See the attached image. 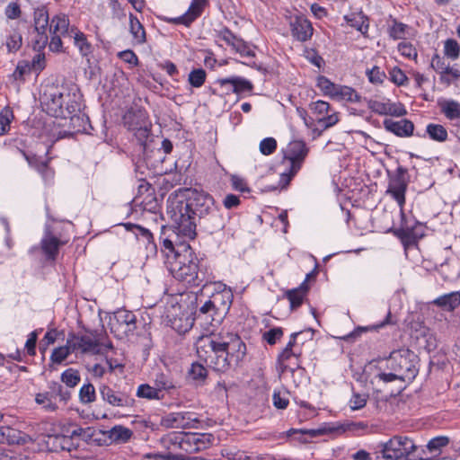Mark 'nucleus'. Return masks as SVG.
Instances as JSON below:
<instances>
[{"label": "nucleus", "mask_w": 460, "mask_h": 460, "mask_svg": "<svg viewBox=\"0 0 460 460\" xmlns=\"http://www.w3.org/2000/svg\"><path fill=\"white\" fill-rule=\"evenodd\" d=\"M186 199H169L167 213L177 225L179 233L194 239L198 226L205 232L214 234L222 231L226 223L223 213L215 206L214 199L204 190H186Z\"/></svg>", "instance_id": "1"}, {"label": "nucleus", "mask_w": 460, "mask_h": 460, "mask_svg": "<svg viewBox=\"0 0 460 460\" xmlns=\"http://www.w3.org/2000/svg\"><path fill=\"white\" fill-rule=\"evenodd\" d=\"M246 345L233 332L212 334L199 338L197 354L215 371L225 373L236 367L246 356Z\"/></svg>", "instance_id": "2"}, {"label": "nucleus", "mask_w": 460, "mask_h": 460, "mask_svg": "<svg viewBox=\"0 0 460 460\" xmlns=\"http://www.w3.org/2000/svg\"><path fill=\"white\" fill-rule=\"evenodd\" d=\"M169 265L172 275L180 281L197 287L203 281L199 276V259L190 246L185 248L184 253L176 252Z\"/></svg>", "instance_id": "3"}, {"label": "nucleus", "mask_w": 460, "mask_h": 460, "mask_svg": "<svg viewBox=\"0 0 460 460\" xmlns=\"http://www.w3.org/2000/svg\"><path fill=\"white\" fill-rule=\"evenodd\" d=\"M41 104L46 112L56 118H66L79 108L72 99L70 93L65 88L50 87L43 93Z\"/></svg>", "instance_id": "4"}, {"label": "nucleus", "mask_w": 460, "mask_h": 460, "mask_svg": "<svg viewBox=\"0 0 460 460\" xmlns=\"http://www.w3.org/2000/svg\"><path fill=\"white\" fill-rule=\"evenodd\" d=\"M418 447L406 436H394L382 445L381 454L385 460H417Z\"/></svg>", "instance_id": "5"}, {"label": "nucleus", "mask_w": 460, "mask_h": 460, "mask_svg": "<svg viewBox=\"0 0 460 460\" xmlns=\"http://www.w3.org/2000/svg\"><path fill=\"white\" fill-rule=\"evenodd\" d=\"M416 364L417 356L405 348L392 351L388 359L389 367L402 376V381L415 377L418 373Z\"/></svg>", "instance_id": "6"}, {"label": "nucleus", "mask_w": 460, "mask_h": 460, "mask_svg": "<svg viewBox=\"0 0 460 460\" xmlns=\"http://www.w3.org/2000/svg\"><path fill=\"white\" fill-rule=\"evenodd\" d=\"M309 153V148L303 140L291 141L284 154V161L289 164L288 172L281 173V181L285 182L284 186L289 184L291 179L301 169L302 164Z\"/></svg>", "instance_id": "7"}, {"label": "nucleus", "mask_w": 460, "mask_h": 460, "mask_svg": "<svg viewBox=\"0 0 460 460\" xmlns=\"http://www.w3.org/2000/svg\"><path fill=\"white\" fill-rule=\"evenodd\" d=\"M109 325L115 336L122 338L137 329V318L133 312L121 308L110 317Z\"/></svg>", "instance_id": "8"}, {"label": "nucleus", "mask_w": 460, "mask_h": 460, "mask_svg": "<svg viewBox=\"0 0 460 460\" xmlns=\"http://www.w3.org/2000/svg\"><path fill=\"white\" fill-rule=\"evenodd\" d=\"M407 185V169L399 166L394 176L390 180L386 193L390 194L397 201L401 208L405 203Z\"/></svg>", "instance_id": "9"}, {"label": "nucleus", "mask_w": 460, "mask_h": 460, "mask_svg": "<svg viewBox=\"0 0 460 460\" xmlns=\"http://www.w3.org/2000/svg\"><path fill=\"white\" fill-rule=\"evenodd\" d=\"M68 344L75 354H98L100 352L99 341L91 334H69Z\"/></svg>", "instance_id": "10"}, {"label": "nucleus", "mask_w": 460, "mask_h": 460, "mask_svg": "<svg viewBox=\"0 0 460 460\" xmlns=\"http://www.w3.org/2000/svg\"><path fill=\"white\" fill-rule=\"evenodd\" d=\"M102 399L112 407L128 408L134 405L135 400L122 391H117L109 385H102L99 387Z\"/></svg>", "instance_id": "11"}, {"label": "nucleus", "mask_w": 460, "mask_h": 460, "mask_svg": "<svg viewBox=\"0 0 460 460\" xmlns=\"http://www.w3.org/2000/svg\"><path fill=\"white\" fill-rule=\"evenodd\" d=\"M219 39L225 41L228 46L232 48L236 53H239L241 57L246 58H252L255 57V52L250 45L245 42L243 39L234 35L230 30L225 28L219 32Z\"/></svg>", "instance_id": "12"}, {"label": "nucleus", "mask_w": 460, "mask_h": 460, "mask_svg": "<svg viewBox=\"0 0 460 460\" xmlns=\"http://www.w3.org/2000/svg\"><path fill=\"white\" fill-rule=\"evenodd\" d=\"M213 440V436L208 433L184 432L182 450L194 453L207 448Z\"/></svg>", "instance_id": "13"}, {"label": "nucleus", "mask_w": 460, "mask_h": 460, "mask_svg": "<svg viewBox=\"0 0 460 460\" xmlns=\"http://www.w3.org/2000/svg\"><path fill=\"white\" fill-rule=\"evenodd\" d=\"M162 423L172 429H191L196 428L199 420L190 412H172L166 415Z\"/></svg>", "instance_id": "14"}, {"label": "nucleus", "mask_w": 460, "mask_h": 460, "mask_svg": "<svg viewBox=\"0 0 460 460\" xmlns=\"http://www.w3.org/2000/svg\"><path fill=\"white\" fill-rule=\"evenodd\" d=\"M290 27L292 36L301 42L310 40L313 36L312 23L303 15L295 16L290 22Z\"/></svg>", "instance_id": "15"}, {"label": "nucleus", "mask_w": 460, "mask_h": 460, "mask_svg": "<svg viewBox=\"0 0 460 460\" xmlns=\"http://www.w3.org/2000/svg\"><path fill=\"white\" fill-rule=\"evenodd\" d=\"M368 108L375 113L379 115H390L394 117H402L407 114L404 106L400 102H382L378 101L370 100L368 102Z\"/></svg>", "instance_id": "16"}, {"label": "nucleus", "mask_w": 460, "mask_h": 460, "mask_svg": "<svg viewBox=\"0 0 460 460\" xmlns=\"http://www.w3.org/2000/svg\"><path fill=\"white\" fill-rule=\"evenodd\" d=\"M125 226L127 230L131 231L135 234L139 243H142L148 254H154L156 252V244L154 242L153 234L149 229L131 223L126 224Z\"/></svg>", "instance_id": "17"}, {"label": "nucleus", "mask_w": 460, "mask_h": 460, "mask_svg": "<svg viewBox=\"0 0 460 460\" xmlns=\"http://www.w3.org/2000/svg\"><path fill=\"white\" fill-rule=\"evenodd\" d=\"M300 357V352H296L290 348L285 347L282 352L278 357V369L279 371V375L283 374L288 369L294 371L296 368H298V358Z\"/></svg>", "instance_id": "18"}, {"label": "nucleus", "mask_w": 460, "mask_h": 460, "mask_svg": "<svg viewBox=\"0 0 460 460\" xmlns=\"http://www.w3.org/2000/svg\"><path fill=\"white\" fill-rule=\"evenodd\" d=\"M384 127L387 131L401 137H411L414 130V124L409 119L394 121L391 119H386L384 120Z\"/></svg>", "instance_id": "19"}, {"label": "nucleus", "mask_w": 460, "mask_h": 460, "mask_svg": "<svg viewBox=\"0 0 460 460\" xmlns=\"http://www.w3.org/2000/svg\"><path fill=\"white\" fill-rule=\"evenodd\" d=\"M207 0H192L190 6L186 13L174 18L172 21L174 23H181L189 26L194 20H196L202 13Z\"/></svg>", "instance_id": "20"}, {"label": "nucleus", "mask_w": 460, "mask_h": 460, "mask_svg": "<svg viewBox=\"0 0 460 460\" xmlns=\"http://www.w3.org/2000/svg\"><path fill=\"white\" fill-rule=\"evenodd\" d=\"M75 28H69V20L65 14L56 15L52 18L49 31L51 34H59L64 38L72 39Z\"/></svg>", "instance_id": "21"}, {"label": "nucleus", "mask_w": 460, "mask_h": 460, "mask_svg": "<svg viewBox=\"0 0 460 460\" xmlns=\"http://www.w3.org/2000/svg\"><path fill=\"white\" fill-rule=\"evenodd\" d=\"M433 305L444 311L452 312L460 305V292H451L438 296L432 302Z\"/></svg>", "instance_id": "22"}, {"label": "nucleus", "mask_w": 460, "mask_h": 460, "mask_svg": "<svg viewBox=\"0 0 460 460\" xmlns=\"http://www.w3.org/2000/svg\"><path fill=\"white\" fill-rule=\"evenodd\" d=\"M217 83L224 86L226 84H231L232 85V92L237 94H240L242 93H250L253 89L252 84L242 77L239 76H234L231 78H224V79H218Z\"/></svg>", "instance_id": "23"}, {"label": "nucleus", "mask_w": 460, "mask_h": 460, "mask_svg": "<svg viewBox=\"0 0 460 460\" xmlns=\"http://www.w3.org/2000/svg\"><path fill=\"white\" fill-rule=\"evenodd\" d=\"M64 243L54 235H47L41 241V249L48 260L55 261L59 251V247Z\"/></svg>", "instance_id": "24"}, {"label": "nucleus", "mask_w": 460, "mask_h": 460, "mask_svg": "<svg viewBox=\"0 0 460 460\" xmlns=\"http://www.w3.org/2000/svg\"><path fill=\"white\" fill-rule=\"evenodd\" d=\"M308 285L304 281L297 288H293L286 291L285 296L290 302L291 310L298 308L304 301L305 296L308 291Z\"/></svg>", "instance_id": "25"}, {"label": "nucleus", "mask_w": 460, "mask_h": 460, "mask_svg": "<svg viewBox=\"0 0 460 460\" xmlns=\"http://www.w3.org/2000/svg\"><path fill=\"white\" fill-rule=\"evenodd\" d=\"M50 451L70 450V438L62 434L49 435L45 441Z\"/></svg>", "instance_id": "26"}, {"label": "nucleus", "mask_w": 460, "mask_h": 460, "mask_svg": "<svg viewBox=\"0 0 460 460\" xmlns=\"http://www.w3.org/2000/svg\"><path fill=\"white\" fill-rule=\"evenodd\" d=\"M187 377L196 385H203L208 377V370L200 363L194 362L188 370Z\"/></svg>", "instance_id": "27"}, {"label": "nucleus", "mask_w": 460, "mask_h": 460, "mask_svg": "<svg viewBox=\"0 0 460 460\" xmlns=\"http://www.w3.org/2000/svg\"><path fill=\"white\" fill-rule=\"evenodd\" d=\"M129 31L137 44H143L146 41L144 26L132 13L129 15Z\"/></svg>", "instance_id": "28"}, {"label": "nucleus", "mask_w": 460, "mask_h": 460, "mask_svg": "<svg viewBox=\"0 0 460 460\" xmlns=\"http://www.w3.org/2000/svg\"><path fill=\"white\" fill-rule=\"evenodd\" d=\"M129 129L135 130L134 136L140 146L141 151L144 154L148 147V143L152 142L153 140L150 128L147 126L133 128L131 125H129Z\"/></svg>", "instance_id": "29"}, {"label": "nucleus", "mask_w": 460, "mask_h": 460, "mask_svg": "<svg viewBox=\"0 0 460 460\" xmlns=\"http://www.w3.org/2000/svg\"><path fill=\"white\" fill-rule=\"evenodd\" d=\"M441 112L450 120L460 119V103L456 101H443L439 102Z\"/></svg>", "instance_id": "30"}, {"label": "nucleus", "mask_w": 460, "mask_h": 460, "mask_svg": "<svg viewBox=\"0 0 460 460\" xmlns=\"http://www.w3.org/2000/svg\"><path fill=\"white\" fill-rule=\"evenodd\" d=\"M347 22L358 31H360L362 34H367L368 31V19L362 14L359 13H352L350 16L345 17Z\"/></svg>", "instance_id": "31"}, {"label": "nucleus", "mask_w": 460, "mask_h": 460, "mask_svg": "<svg viewBox=\"0 0 460 460\" xmlns=\"http://www.w3.org/2000/svg\"><path fill=\"white\" fill-rule=\"evenodd\" d=\"M333 97L350 102H359L361 100V96L353 88L345 85H338Z\"/></svg>", "instance_id": "32"}, {"label": "nucleus", "mask_w": 460, "mask_h": 460, "mask_svg": "<svg viewBox=\"0 0 460 460\" xmlns=\"http://www.w3.org/2000/svg\"><path fill=\"white\" fill-rule=\"evenodd\" d=\"M409 29L410 28L407 24L398 22L396 19H393L392 24L388 28V33L394 40H402L405 39Z\"/></svg>", "instance_id": "33"}, {"label": "nucleus", "mask_w": 460, "mask_h": 460, "mask_svg": "<svg viewBox=\"0 0 460 460\" xmlns=\"http://www.w3.org/2000/svg\"><path fill=\"white\" fill-rule=\"evenodd\" d=\"M34 31L47 30L49 25V13L45 6L35 9L34 15Z\"/></svg>", "instance_id": "34"}, {"label": "nucleus", "mask_w": 460, "mask_h": 460, "mask_svg": "<svg viewBox=\"0 0 460 460\" xmlns=\"http://www.w3.org/2000/svg\"><path fill=\"white\" fill-rule=\"evenodd\" d=\"M132 431L123 426H115L109 431V438L116 443L127 442L132 436Z\"/></svg>", "instance_id": "35"}, {"label": "nucleus", "mask_w": 460, "mask_h": 460, "mask_svg": "<svg viewBox=\"0 0 460 460\" xmlns=\"http://www.w3.org/2000/svg\"><path fill=\"white\" fill-rule=\"evenodd\" d=\"M75 45L78 48L83 56H87L92 52V45L88 42L86 36L75 29L72 33Z\"/></svg>", "instance_id": "36"}, {"label": "nucleus", "mask_w": 460, "mask_h": 460, "mask_svg": "<svg viewBox=\"0 0 460 460\" xmlns=\"http://www.w3.org/2000/svg\"><path fill=\"white\" fill-rule=\"evenodd\" d=\"M429 137L438 142H445L447 139V131L444 126L440 124L430 123L426 129Z\"/></svg>", "instance_id": "37"}, {"label": "nucleus", "mask_w": 460, "mask_h": 460, "mask_svg": "<svg viewBox=\"0 0 460 460\" xmlns=\"http://www.w3.org/2000/svg\"><path fill=\"white\" fill-rule=\"evenodd\" d=\"M155 385L161 394L163 391H171L176 388V385L171 376L164 373H158L155 376Z\"/></svg>", "instance_id": "38"}, {"label": "nucleus", "mask_w": 460, "mask_h": 460, "mask_svg": "<svg viewBox=\"0 0 460 460\" xmlns=\"http://www.w3.org/2000/svg\"><path fill=\"white\" fill-rule=\"evenodd\" d=\"M137 395L140 398H146L149 400H160L164 397V394L159 392V389L150 386L147 384H144L138 386Z\"/></svg>", "instance_id": "39"}, {"label": "nucleus", "mask_w": 460, "mask_h": 460, "mask_svg": "<svg viewBox=\"0 0 460 460\" xmlns=\"http://www.w3.org/2000/svg\"><path fill=\"white\" fill-rule=\"evenodd\" d=\"M71 353L74 352L72 351L70 344H68V340H66L65 346L56 348L53 350L50 359L53 363L61 364Z\"/></svg>", "instance_id": "40"}, {"label": "nucleus", "mask_w": 460, "mask_h": 460, "mask_svg": "<svg viewBox=\"0 0 460 460\" xmlns=\"http://www.w3.org/2000/svg\"><path fill=\"white\" fill-rule=\"evenodd\" d=\"M35 402L42 405L47 411H55L58 409L56 401L47 393H40L36 394Z\"/></svg>", "instance_id": "41"}, {"label": "nucleus", "mask_w": 460, "mask_h": 460, "mask_svg": "<svg viewBox=\"0 0 460 460\" xmlns=\"http://www.w3.org/2000/svg\"><path fill=\"white\" fill-rule=\"evenodd\" d=\"M21 153L31 166L36 168L42 175L47 173L49 170L47 162L40 161L36 155L28 154L22 150Z\"/></svg>", "instance_id": "42"}, {"label": "nucleus", "mask_w": 460, "mask_h": 460, "mask_svg": "<svg viewBox=\"0 0 460 460\" xmlns=\"http://www.w3.org/2000/svg\"><path fill=\"white\" fill-rule=\"evenodd\" d=\"M206 77V71L202 68H197L190 71L188 76V82L192 87L199 88L204 84Z\"/></svg>", "instance_id": "43"}, {"label": "nucleus", "mask_w": 460, "mask_h": 460, "mask_svg": "<svg viewBox=\"0 0 460 460\" xmlns=\"http://www.w3.org/2000/svg\"><path fill=\"white\" fill-rule=\"evenodd\" d=\"M449 443V438L446 436H439L433 438L427 444V449L430 454L438 455L439 454L442 447L447 446Z\"/></svg>", "instance_id": "44"}, {"label": "nucleus", "mask_w": 460, "mask_h": 460, "mask_svg": "<svg viewBox=\"0 0 460 460\" xmlns=\"http://www.w3.org/2000/svg\"><path fill=\"white\" fill-rule=\"evenodd\" d=\"M79 399L82 403L87 404L95 401V388L92 384L84 385L79 391Z\"/></svg>", "instance_id": "45"}, {"label": "nucleus", "mask_w": 460, "mask_h": 460, "mask_svg": "<svg viewBox=\"0 0 460 460\" xmlns=\"http://www.w3.org/2000/svg\"><path fill=\"white\" fill-rule=\"evenodd\" d=\"M184 441V432H172L163 438V442L169 447L172 446L174 448L182 450Z\"/></svg>", "instance_id": "46"}, {"label": "nucleus", "mask_w": 460, "mask_h": 460, "mask_svg": "<svg viewBox=\"0 0 460 460\" xmlns=\"http://www.w3.org/2000/svg\"><path fill=\"white\" fill-rule=\"evenodd\" d=\"M61 381L68 387H75L80 382L79 372L75 369L68 368L62 373Z\"/></svg>", "instance_id": "47"}, {"label": "nucleus", "mask_w": 460, "mask_h": 460, "mask_svg": "<svg viewBox=\"0 0 460 460\" xmlns=\"http://www.w3.org/2000/svg\"><path fill=\"white\" fill-rule=\"evenodd\" d=\"M395 234L402 240L405 245L413 244L416 243L419 236L411 228H402L395 232Z\"/></svg>", "instance_id": "48"}, {"label": "nucleus", "mask_w": 460, "mask_h": 460, "mask_svg": "<svg viewBox=\"0 0 460 460\" xmlns=\"http://www.w3.org/2000/svg\"><path fill=\"white\" fill-rule=\"evenodd\" d=\"M444 53L452 59L458 58L460 55V46L456 40L448 39L445 41Z\"/></svg>", "instance_id": "49"}, {"label": "nucleus", "mask_w": 460, "mask_h": 460, "mask_svg": "<svg viewBox=\"0 0 460 460\" xmlns=\"http://www.w3.org/2000/svg\"><path fill=\"white\" fill-rule=\"evenodd\" d=\"M431 67L441 75V80L447 81L448 84L450 83L448 79L445 78L444 74L449 67V64H447L446 61L440 58L438 54H436L431 60Z\"/></svg>", "instance_id": "50"}, {"label": "nucleus", "mask_w": 460, "mask_h": 460, "mask_svg": "<svg viewBox=\"0 0 460 460\" xmlns=\"http://www.w3.org/2000/svg\"><path fill=\"white\" fill-rule=\"evenodd\" d=\"M13 118L12 111L8 108L4 109L0 112V136L4 135L10 128V123Z\"/></svg>", "instance_id": "51"}, {"label": "nucleus", "mask_w": 460, "mask_h": 460, "mask_svg": "<svg viewBox=\"0 0 460 460\" xmlns=\"http://www.w3.org/2000/svg\"><path fill=\"white\" fill-rule=\"evenodd\" d=\"M366 74L372 84H382L386 78L385 73L377 66H373L371 69H367Z\"/></svg>", "instance_id": "52"}, {"label": "nucleus", "mask_w": 460, "mask_h": 460, "mask_svg": "<svg viewBox=\"0 0 460 460\" xmlns=\"http://www.w3.org/2000/svg\"><path fill=\"white\" fill-rule=\"evenodd\" d=\"M7 432V438L5 444L13 445V444H23L26 442L25 438H23V434L15 429H13L11 427L8 428V429H5Z\"/></svg>", "instance_id": "53"}, {"label": "nucleus", "mask_w": 460, "mask_h": 460, "mask_svg": "<svg viewBox=\"0 0 460 460\" xmlns=\"http://www.w3.org/2000/svg\"><path fill=\"white\" fill-rule=\"evenodd\" d=\"M277 149V141L273 137H267L261 141L260 151L264 155H270Z\"/></svg>", "instance_id": "54"}, {"label": "nucleus", "mask_w": 460, "mask_h": 460, "mask_svg": "<svg viewBox=\"0 0 460 460\" xmlns=\"http://www.w3.org/2000/svg\"><path fill=\"white\" fill-rule=\"evenodd\" d=\"M283 336V330L280 327H276L270 329L265 332L262 335L263 340H265L270 345H274L277 341L280 340Z\"/></svg>", "instance_id": "55"}, {"label": "nucleus", "mask_w": 460, "mask_h": 460, "mask_svg": "<svg viewBox=\"0 0 460 460\" xmlns=\"http://www.w3.org/2000/svg\"><path fill=\"white\" fill-rule=\"evenodd\" d=\"M398 50L402 56H404L408 58L416 59L418 57L416 49L410 42L402 41V42L399 43Z\"/></svg>", "instance_id": "56"}, {"label": "nucleus", "mask_w": 460, "mask_h": 460, "mask_svg": "<svg viewBox=\"0 0 460 460\" xmlns=\"http://www.w3.org/2000/svg\"><path fill=\"white\" fill-rule=\"evenodd\" d=\"M37 32V36L33 40V49L35 50L40 51L42 50L46 45L48 44V35L46 33V30L35 31Z\"/></svg>", "instance_id": "57"}, {"label": "nucleus", "mask_w": 460, "mask_h": 460, "mask_svg": "<svg viewBox=\"0 0 460 460\" xmlns=\"http://www.w3.org/2000/svg\"><path fill=\"white\" fill-rule=\"evenodd\" d=\"M22 41V36L18 32H14L8 37L6 47L10 52H15L21 48Z\"/></svg>", "instance_id": "58"}, {"label": "nucleus", "mask_w": 460, "mask_h": 460, "mask_svg": "<svg viewBox=\"0 0 460 460\" xmlns=\"http://www.w3.org/2000/svg\"><path fill=\"white\" fill-rule=\"evenodd\" d=\"M221 295L220 294H217V295H214L212 296V299H209L208 301H206L203 305L200 306L199 308V313L201 314H214L216 313L217 311V307H216V301L219 298Z\"/></svg>", "instance_id": "59"}, {"label": "nucleus", "mask_w": 460, "mask_h": 460, "mask_svg": "<svg viewBox=\"0 0 460 460\" xmlns=\"http://www.w3.org/2000/svg\"><path fill=\"white\" fill-rule=\"evenodd\" d=\"M118 57L121 60H123L124 62H126L128 64H130L133 66H138V63H139L138 58L133 50L127 49V50L120 51V52H119Z\"/></svg>", "instance_id": "60"}, {"label": "nucleus", "mask_w": 460, "mask_h": 460, "mask_svg": "<svg viewBox=\"0 0 460 460\" xmlns=\"http://www.w3.org/2000/svg\"><path fill=\"white\" fill-rule=\"evenodd\" d=\"M318 85L322 90L325 92V93L330 94L333 97V92L337 89L338 85L332 83L329 79L324 76H320L318 78Z\"/></svg>", "instance_id": "61"}, {"label": "nucleus", "mask_w": 460, "mask_h": 460, "mask_svg": "<svg viewBox=\"0 0 460 460\" xmlns=\"http://www.w3.org/2000/svg\"><path fill=\"white\" fill-rule=\"evenodd\" d=\"M93 435V430L92 428H86V429H83V428H76L75 429H73L70 433V439L72 438H82L83 440H87L89 438H91Z\"/></svg>", "instance_id": "62"}, {"label": "nucleus", "mask_w": 460, "mask_h": 460, "mask_svg": "<svg viewBox=\"0 0 460 460\" xmlns=\"http://www.w3.org/2000/svg\"><path fill=\"white\" fill-rule=\"evenodd\" d=\"M391 81L397 85L404 84L405 81H407V76L398 67H394L390 71Z\"/></svg>", "instance_id": "63"}, {"label": "nucleus", "mask_w": 460, "mask_h": 460, "mask_svg": "<svg viewBox=\"0 0 460 460\" xmlns=\"http://www.w3.org/2000/svg\"><path fill=\"white\" fill-rule=\"evenodd\" d=\"M350 408L352 410H359L367 403V395L355 394L349 401Z\"/></svg>", "instance_id": "64"}]
</instances>
